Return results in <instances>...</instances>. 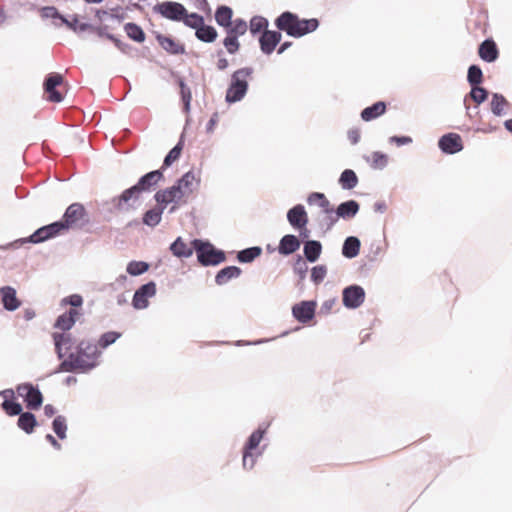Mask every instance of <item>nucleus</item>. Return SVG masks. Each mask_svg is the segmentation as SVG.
<instances>
[{
  "label": "nucleus",
  "mask_w": 512,
  "mask_h": 512,
  "mask_svg": "<svg viewBox=\"0 0 512 512\" xmlns=\"http://www.w3.org/2000/svg\"><path fill=\"white\" fill-rule=\"evenodd\" d=\"M470 88V92L465 95L463 102L466 107L467 115L472 117L471 113L469 112L470 107L467 105L468 100L475 102L476 106L474 108L477 109L480 104L484 103L488 99L489 91L481 85L472 86Z\"/></svg>",
  "instance_id": "a878e982"
},
{
  "label": "nucleus",
  "mask_w": 512,
  "mask_h": 512,
  "mask_svg": "<svg viewBox=\"0 0 512 512\" xmlns=\"http://www.w3.org/2000/svg\"><path fill=\"white\" fill-rule=\"evenodd\" d=\"M63 232L61 230L60 222L54 221L50 224L44 225L36 229L31 235L28 237H23L16 239L12 242L0 245V250L8 251V250H16L21 248L24 244H40L45 241L56 238L61 235Z\"/></svg>",
  "instance_id": "7ed1b4c3"
},
{
  "label": "nucleus",
  "mask_w": 512,
  "mask_h": 512,
  "mask_svg": "<svg viewBox=\"0 0 512 512\" xmlns=\"http://www.w3.org/2000/svg\"><path fill=\"white\" fill-rule=\"evenodd\" d=\"M64 81L60 73L51 72L46 75L43 82L44 92L47 94V99L53 103H60L63 101V94L57 90V87Z\"/></svg>",
  "instance_id": "f8f14e48"
},
{
  "label": "nucleus",
  "mask_w": 512,
  "mask_h": 512,
  "mask_svg": "<svg viewBox=\"0 0 512 512\" xmlns=\"http://www.w3.org/2000/svg\"><path fill=\"white\" fill-rule=\"evenodd\" d=\"M242 273L238 266L230 265L220 269L215 275V283L219 286L227 284L230 280L238 278Z\"/></svg>",
  "instance_id": "7c9ffc66"
},
{
  "label": "nucleus",
  "mask_w": 512,
  "mask_h": 512,
  "mask_svg": "<svg viewBox=\"0 0 512 512\" xmlns=\"http://www.w3.org/2000/svg\"><path fill=\"white\" fill-rule=\"evenodd\" d=\"M322 212L325 216L320 219L319 227L323 232H328L332 230L335 224L339 221V217H337L336 209L330 204L327 207L322 208Z\"/></svg>",
  "instance_id": "72a5a7b5"
},
{
  "label": "nucleus",
  "mask_w": 512,
  "mask_h": 512,
  "mask_svg": "<svg viewBox=\"0 0 512 512\" xmlns=\"http://www.w3.org/2000/svg\"><path fill=\"white\" fill-rule=\"evenodd\" d=\"M388 165V156L380 151H375L372 153V162L370 166L373 169L382 170Z\"/></svg>",
  "instance_id": "69168bd1"
},
{
  "label": "nucleus",
  "mask_w": 512,
  "mask_h": 512,
  "mask_svg": "<svg viewBox=\"0 0 512 512\" xmlns=\"http://www.w3.org/2000/svg\"><path fill=\"white\" fill-rule=\"evenodd\" d=\"M253 72L252 67H243L231 74L225 94L226 103L234 104L244 99L249 89L248 78L252 76Z\"/></svg>",
  "instance_id": "20e7f679"
},
{
  "label": "nucleus",
  "mask_w": 512,
  "mask_h": 512,
  "mask_svg": "<svg viewBox=\"0 0 512 512\" xmlns=\"http://www.w3.org/2000/svg\"><path fill=\"white\" fill-rule=\"evenodd\" d=\"M67 420L63 415H57L52 421V430L61 440L67 437Z\"/></svg>",
  "instance_id": "864d4df0"
},
{
  "label": "nucleus",
  "mask_w": 512,
  "mask_h": 512,
  "mask_svg": "<svg viewBox=\"0 0 512 512\" xmlns=\"http://www.w3.org/2000/svg\"><path fill=\"white\" fill-rule=\"evenodd\" d=\"M361 248V241L356 236H348L345 238L341 253L347 259H353L359 255Z\"/></svg>",
  "instance_id": "2f4dec72"
},
{
  "label": "nucleus",
  "mask_w": 512,
  "mask_h": 512,
  "mask_svg": "<svg viewBox=\"0 0 512 512\" xmlns=\"http://www.w3.org/2000/svg\"><path fill=\"white\" fill-rule=\"evenodd\" d=\"M269 424L261 423L246 439L242 447V466L244 470H252L257 460L262 457L267 444L260 445L267 433Z\"/></svg>",
  "instance_id": "f03ea898"
},
{
  "label": "nucleus",
  "mask_w": 512,
  "mask_h": 512,
  "mask_svg": "<svg viewBox=\"0 0 512 512\" xmlns=\"http://www.w3.org/2000/svg\"><path fill=\"white\" fill-rule=\"evenodd\" d=\"M320 21L317 18L301 19L297 18V29L295 38H301L307 34H310L318 29Z\"/></svg>",
  "instance_id": "c9c22d12"
},
{
  "label": "nucleus",
  "mask_w": 512,
  "mask_h": 512,
  "mask_svg": "<svg viewBox=\"0 0 512 512\" xmlns=\"http://www.w3.org/2000/svg\"><path fill=\"white\" fill-rule=\"evenodd\" d=\"M214 17L216 23L226 29L229 24H232L233 10L227 5H220L216 8Z\"/></svg>",
  "instance_id": "a19ab883"
},
{
  "label": "nucleus",
  "mask_w": 512,
  "mask_h": 512,
  "mask_svg": "<svg viewBox=\"0 0 512 512\" xmlns=\"http://www.w3.org/2000/svg\"><path fill=\"white\" fill-rule=\"evenodd\" d=\"M388 142L397 146L408 145L413 142L412 137L406 135H393L389 137Z\"/></svg>",
  "instance_id": "774afa93"
},
{
  "label": "nucleus",
  "mask_w": 512,
  "mask_h": 512,
  "mask_svg": "<svg viewBox=\"0 0 512 512\" xmlns=\"http://www.w3.org/2000/svg\"><path fill=\"white\" fill-rule=\"evenodd\" d=\"M153 12L165 19L174 22H181L187 16L186 7L176 1H163L153 7Z\"/></svg>",
  "instance_id": "0eeeda50"
},
{
  "label": "nucleus",
  "mask_w": 512,
  "mask_h": 512,
  "mask_svg": "<svg viewBox=\"0 0 512 512\" xmlns=\"http://www.w3.org/2000/svg\"><path fill=\"white\" fill-rule=\"evenodd\" d=\"M322 243L319 240L305 241L303 245V259L309 263H315L321 256Z\"/></svg>",
  "instance_id": "c85d7f7f"
},
{
  "label": "nucleus",
  "mask_w": 512,
  "mask_h": 512,
  "mask_svg": "<svg viewBox=\"0 0 512 512\" xmlns=\"http://www.w3.org/2000/svg\"><path fill=\"white\" fill-rule=\"evenodd\" d=\"M359 182L358 176L352 169H345L339 176L338 184L343 190L354 189Z\"/></svg>",
  "instance_id": "79ce46f5"
},
{
  "label": "nucleus",
  "mask_w": 512,
  "mask_h": 512,
  "mask_svg": "<svg viewBox=\"0 0 512 512\" xmlns=\"http://www.w3.org/2000/svg\"><path fill=\"white\" fill-rule=\"evenodd\" d=\"M248 29L247 23L242 18H236L232 19V24H229V26L226 27L225 32L226 34H231L235 36H242L246 33Z\"/></svg>",
  "instance_id": "5fc2aeb1"
},
{
  "label": "nucleus",
  "mask_w": 512,
  "mask_h": 512,
  "mask_svg": "<svg viewBox=\"0 0 512 512\" xmlns=\"http://www.w3.org/2000/svg\"><path fill=\"white\" fill-rule=\"evenodd\" d=\"M479 57L487 62L493 63L499 57V49L495 41L491 38L485 39L478 47Z\"/></svg>",
  "instance_id": "bb28decb"
},
{
  "label": "nucleus",
  "mask_w": 512,
  "mask_h": 512,
  "mask_svg": "<svg viewBox=\"0 0 512 512\" xmlns=\"http://www.w3.org/2000/svg\"><path fill=\"white\" fill-rule=\"evenodd\" d=\"M366 292L364 288L358 284H351L342 290V303L347 309H357L365 301Z\"/></svg>",
  "instance_id": "9d476101"
},
{
  "label": "nucleus",
  "mask_w": 512,
  "mask_h": 512,
  "mask_svg": "<svg viewBox=\"0 0 512 512\" xmlns=\"http://www.w3.org/2000/svg\"><path fill=\"white\" fill-rule=\"evenodd\" d=\"M301 247V240L294 234H286L279 241L277 251L282 256L294 254Z\"/></svg>",
  "instance_id": "393cba45"
},
{
  "label": "nucleus",
  "mask_w": 512,
  "mask_h": 512,
  "mask_svg": "<svg viewBox=\"0 0 512 512\" xmlns=\"http://www.w3.org/2000/svg\"><path fill=\"white\" fill-rule=\"evenodd\" d=\"M40 15L43 19H52L54 22H62L64 15L59 12L55 6H44L40 9Z\"/></svg>",
  "instance_id": "4d7b16f0"
},
{
  "label": "nucleus",
  "mask_w": 512,
  "mask_h": 512,
  "mask_svg": "<svg viewBox=\"0 0 512 512\" xmlns=\"http://www.w3.org/2000/svg\"><path fill=\"white\" fill-rule=\"evenodd\" d=\"M239 36L226 34V37L223 39V45L229 54H236L240 49V42L238 40Z\"/></svg>",
  "instance_id": "680f3d73"
},
{
  "label": "nucleus",
  "mask_w": 512,
  "mask_h": 512,
  "mask_svg": "<svg viewBox=\"0 0 512 512\" xmlns=\"http://www.w3.org/2000/svg\"><path fill=\"white\" fill-rule=\"evenodd\" d=\"M387 110V104L384 101H377L373 103L372 105L364 108L361 113L360 117L365 122H370L372 120L377 119L378 117L385 114Z\"/></svg>",
  "instance_id": "c756f323"
},
{
  "label": "nucleus",
  "mask_w": 512,
  "mask_h": 512,
  "mask_svg": "<svg viewBox=\"0 0 512 512\" xmlns=\"http://www.w3.org/2000/svg\"><path fill=\"white\" fill-rule=\"evenodd\" d=\"M17 426L19 429L24 431L26 434H31L34 432L35 428L38 426V421L36 416L31 411H23L17 420Z\"/></svg>",
  "instance_id": "f704fd0d"
},
{
  "label": "nucleus",
  "mask_w": 512,
  "mask_h": 512,
  "mask_svg": "<svg viewBox=\"0 0 512 512\" xmlns=\"http://www.w3.org/2000/svg\"><path fill=\"white\" fill-rule=\"evenodd\" d=\"M261 254L262 248L260 246H252L238 251L236 259L240 263L248 264L252 263Z\"/></svg>",
  "instance_id": "37998d69"
},
{
  "label": "nucleus",
  "mask_w": 512,
  "mask_h": 512,
  "mask_svg": "<svg viewBox=\"0 0 512 512\" xmlns=\"http://www.w3.org/2000/svg\"><path fill=\"white\" fill-rule=\"evenodd\" d=\"M327 275L326 265H316L311 269L310 279L315 285L322 283Z\"/></svg>",
  "instance_id": "e2e57ef3"
},
{
  "label": "nucleus",
  "mask_w": 512,
  "mask_h": 512,
  "mask_svg": "<svg viewBox=\"0 0 512 512\" xmlns=\"http://www.w3.org/2000/svg\"><path fill=\"white\" fill-rule=\"evenodd\" d=\"M196 180L193 170H189L188 172L184 173L179 179L176 180V182L172 185L176 190L179 192L180 195L184 196L185 191L189 190L192 191V185L193 182Z\"/></svg>",
  "instance_id": "c03bdc74"
},
{
  "label": "nucleus",
  "mask_w": 512,
  "mask_h": 512,
  "mask_svg": "<svg viewBox=\"0 0 512 512\" xmlns=\"http://www.w3.org/2000/svg\"><path fill=\"white\" fill-rule=\"evenodd\" d=\"M191 245L194 246L197 261L203 267L217 266L226 261V253L209 240L193 239Z\"/></svg>",
  "instance_id": "39448f33"
},
{
  "label": "nucleus",
  "mask_w": 512,
  "mask_h": 512,
  "mask_svg": "<svg viewBox=\"0 0 512 512\" xmlns=\"http://www.w3.org/2000/svg\"><path fill=\"white\" fill-rule=\"evenodd\" d=\"M60 305L63 306H71L70 309L80 310L82 312L83 305V297L80 294H71L69 296L64 297Z\"/></svg>",
  "instance_id": "052dcab7"
},
{
  "label": "nucleus",
  "mask_w": 512,
  "mask_h": 512,
  "mask_svg": "<svg viewBox=\"0 0 512 512\" xmlns=\"http://www.w3.org/2000/svg\"><path fill=\"white\" fill-rule=\"evenodd\" d=\"M155 38L158 44L164 49L167 53L171 55H180L185 54V46L179 42H177L170 35H163L161 33H156Z\"/></svg>",
  "instance_id": "b1692460"
},
{
  "label": "nucleus",
  "mask_w": 512,
  "mask_h": 512,
  "mask_svg": "<svg viewBox=\"0 0 512 512\" xmlns=\"http://www.w3.org/2000/svg\"><path fill=\"white\" fill-rule=\"evenodd\" d=\"M157 292L156 283L148 281L136 289L132 298V306L135 309H146L149 306V298L155 296Z\"/></svg>",
  "instance_id": "ddd939ff"
},
{
  "label": "nucleus",
  "mask_w": 512,
  "mask_h": 512,
  "mask_svg": "<svg viewBox=\"0 0 512 512\" xmlns=\"http://www.w3.org/2000/svg\"><path fill=\"white\" fill-rule=\"evenodd\" d=\"M509 102L507 99L500 93H492V98L490 102L491 112L497 116H503L506 114L504 111V107L509 106Z\"/></svg>",
  "instance_id": "49530a36"
},
{
  "label": "nucleus",
  "mask_w": 512,
  "mask_h": 512,
  "mask_svg": "<svg viewBox=\"0 0 512 512\" xmlns=\"http://www.w3.org/2000/svg\"><path fill=\"white\" fill-rule=\"evenodd\" d=\"M52 340L57 358L61 361L67 357L78 342L71 332H53Z\"/></svg>",
  "instance_id": "1a4fd4ad"
},
{
  "label": "nucleus",
  "mask_w": 512,
  "mask_h": 512,
  "mask_svg": "<svg viewBox=\"0 0 512 512\" xmlns=\"http://www.w3.org/2000/svg\"><path fill=\"white\" fill-rule=\"evenodd\" d=\"M82 315L83 312L80 310L69 309L56 318L53 328L60 330V332H70L79 317Z\"/></svg>",
  "instance_id": "a211bd4d"
},
{
  "label": "nucleus",
  "mask_w": 512,
  "mask_h": 512,
  "mask_svg": "<svg viewBox=\"0 0 512 512\" xmlns=\"http://www.w3.org/2000/svg\"><path fill=\"white\" fill-rule=\"evenodd\" d=\"M164 210L157 203L143 213L142 223L150 228L156 227L162 220Z\"/></svg>",
  "instance_id": "4c0bfd02"
},
{
  "label": "nucleus",
  "mask_w": 512,
  "mask_h": 512,
  "mask_svg": "<svg viewBox=\"0 0 512 512\" xmlns=\"http://www.w3.org/2000/svg\"><path fill=\"white\" fill-rule=\"evenodd\" d=\"M66 26L68 29L72 30L76 34H80L82 32H86L87 29H83V26L89 25L87 22L79 23V16L77 14H73L71 19H68L64 16L62 22H54L55 27Z\"/></svg>",
  "instance_id": "a18cd8bd"
},
{
  "label": "nucleus",
  "mask_w": 512,
  "mask_h": 512,
  "mask_svg": "<svg viewBox=\"0 0 512 512\" xmlns=\"http://www.w3.org/2000/svg\"><path fill=\"white\" fill-rule=\"evenodd\" d=\"M123 28L125 33L131 40L137 43H142L145 41L146 34L140 25L134 22H128L124 24Z\"/></svg>",
  "instance_id": "de8ad7c7"
},
{
  "label": "nucleus",
  "mask_w": 512,
  "mask_h": 512,
  "mask_svg": "<svg viewBox=\"0 0 512 512\" xmlns=\"http://www.w3.org/2000/svg\"><path fill=\"white\" fill-rule=\"evenodd\" d=\"M102 351L98 349L94 339L78 340L75 351L70 352L59 363L54 373L88 374L100 365Z\"/></svg>",
  "instance_id": "f257e3e1"
},
{
  "label": "nucleus",
  "mask_w": 512,
  "mask_h": 512,
  "mask_svg": "<svg viewBox=\"0 0 512 512\" xmlns=\"http://www.w3.org/2000/svg\"><path fill=\"white\" fill-rule=\"evenodd\" d=\"M298 14L291 11L282 12L275 20L276 31L284 32L287 36L295 38Z\"/></svg>",
  "instance_id": "2eb2a0df"
},
{
  "label": "nucleus",
  "mask_w": 512,
  "mask_h": 512,
  "mask_svg": "<svg viewBox=\"0 0 512 512\" xmlns=\"http://www.w3.org/2000/svg\"><path fill=\"white\" fill-rule=\"evenodd\" d=\"M484 76L481 67L477 64H472L467 70V82L472 86H478L483 83Z\"/></svg>",
  "instance_id": "8fccbe9b"
},
{
  "label": "nucleus",
  "mask_w": 512,
  "mask_h": 512,
  "mask_svg": "<svg viewBox=\"0 0 512 512\" xmlns=\"http://www.w3.org/2000/svg\"><path fill=\"white\" fill-rule=\"evenodd\" d=\"M155 202L162 207L163 210L167 208V206L171 203L178 204L179 201L183 198L182 195L174 188L173 186L167 187L165 189H160L154 194Z\"/></svg>",
  "instance_id": "4be33fe9"
},
{
  "label": "nucleus",
  "mask_w": 512,
  "mask_h": 512,
  "mask_svg": "<svg viewBox=\"0 0 512 512\" xmlns=\"http://www.w3.org/2000/svg\"><path fill=\"white\" fill-rule=\"evenodd\" d=\"M139 196L140 192L134 184L125 189L120 195L115 196L110 201L106 202V205L108 206L107 210L111 213L114 211H128L133 207L130 202L137 201Z\"/></svg>",
  "instance_id": "6e6552de"
},
{
  "label": "nucleus",
  "mask_w": 512,
  "mask_h": 512,
  "mask_svg": "<svg viewBox=\"0 0 512 512\" xmlns=\"http://www.w3.org/2000/svg\"><path fill=\"white\" fill-rule=\"evenodd\" d=\"M438 147L447 155L461 152L464 148L461 136L453 132L442 135L438 140Z\"/></svg>",
  "instance_id": "dca6fc26"
},
{
  "label": "nucleus",
  "mask_w": 512,
  "mask_h": 512,
  "mask_svg": "<svg viewBox=\"0 0 512 512\" xmlns=\"http://www.w3.org/2000/svg\"><path fill=\"white\" fill-rule=\"evenodd\" d=\"M183 137L184 135L182 134L177 144L164 157L163 164L159 168V170H162L163 174L168 167L180 158L184 146Z\"/></svg>",
  "instance_id": "58836bf2"
},
{
  "label": "nucleus",
  "mask_w": 512,
  "mask_h": 512,
  "mask_svg": "<svg viewBox=\"0 0 512 512\" xmlns=\"http://www.w3.org/2000/svg\"><path fill=\"white\" fill-rule=\"evenodd\" d=\"M86 217L87 211L85 207L81 203L75 202L66 208L62 218L57 222H60L61 230L64 233Z\"/></svg>",
  "instance_id": "9b49d317"
},
{
  "label": "nucleus",
  "mask_w": 512,
  "mask_h": 512,
  "mask_svg": "<svg viewBox=\"0 0 512 512\" xmlns=\"http://www.w3.org/2000/svg\"><path fill=\"white\" fill-rule=\"evenodd\" d=\"M181 22H183L185 26L195 30L201 25H203L205 19L202 15L196 12L189 13L187 11V16H185V18Z\"/></svg>",
  "instance_id": "13d9d810"
},
{
  "label": "nucleus",
  "mask_w": 512,
  "mask_h": 512,
  "mask_svg": "<svg viewBox=\"0 0 512 512\" xmlns=\"http://www.w3.org/2000/svg\"><path fill=\"white\" fill-rule=\"evenodd\" d=\"M150 268V264L146 261H130L126 266V272L133 277L146 273Z\"/></svg>",
  "instance_id": "3c124183"
},
{
  "label": "nucleus",
  "mask_w": 512,
  "mask_h": 512,
  "mask_svg": "<svg viewBox=\"0 0 512 512\" xmlns=\"http://www.w3.org/2000/svg\"><path fill=\"white\" fill-rule=\"evenodd\" d=\"M16 392L23 399L26 408L33 411L38 410L43 404V395L37 385L31 382H24L16 387Z\"/></svg>",
  "instance_id": "423d86ee"
},
{
  "label": "nucleus",
  "mask_w": 512,
  "mask_h": 512,
  "mask_svg": "<svg viewBox=\"0 0 512 512\" xmlns=\"http://www.w3.org/2000/svg\"><path fill=\"white\" fill-rule=\"evenodd\" d=\"M293 272L298 276L300 281L305 280L308 272L307 262L300 254H297L293 263Z\"/></svg>",
  "instance_id": "6e6d98bb"
},
{
  "label": "nucleus",
  "mask_w": 512,
  "mask_h": 512,
  "mask_svg": "<svg viewBox=\"0 0 512 512\" xmlns=\"http://www.w3.org/2000/svg\"><path fill=\"white\" fill-rule=\"evenodd\" d=\"M317 302L315 300H303L292 306V316L301 324H307L314 319Z\"/></svg>",
  "instance_id": "4468645a"
},
{
  "label": "nucleus",
  "mask_w": 512,
  "mask_h": 512,
  "mask_svg": "<svg viewBox=\"0 0 512 512\" xmlns=\"http://www.w3.org/2000/svg\"><path fill=\"white\" fill-rule=\"evenodd\" d=\"M172 76H176V83L180 88V97L183 103V111L189 113L191 109L192 92L191 89L186 85L183 77L178 76L175 72H171Z\"/></svg>",
  "instance_id": "e433bc0d"
},
{
  "label": "nucleus",
  "mask_w": 512,
  "mask_h": 512,
  "mask_svg": "<svg viewBox=\"0 0 512 512\" xmlns=\"http://www.w3.org/2000/svg\"><path fill=\"white\" fill-rule=\"evenodd\" d=\"M82 28L87 29L89 33L96 35L99 39H107L112 43L116 40V35L112 33H104L99 24L96 25L89 23V25L83 26Z\"/></svg>",
  "instance_id": "bf43d9fd"
},
{
  "label": "nucleus",
  "mask_w": 512,
  "mask_h": 512,
  "mask_svg": "<svg viewBox=\"0 0 512 512\" xmlns=\"http://www.w3.org/2000/svg\"><path fill=\"white\" fill-rule=\"evenodd\" d=\"M0 396L4 397L1 408L8 416H19L23 412L21 403L15 399V392L13 389L0 391Z\"/></svg>",
  "instance_id": "aec40b11"
},
{
  "label": "nucleus",
  "mask_w": 512,
  "mask_h": 512,
  "mask_svg": "<svg viewBox=\"0 0 512 512\" xmlns=\"http://www.w3.org/2000/svg\"><path fill=\"white\" fill-rule=\"evenodd\" d=\"M282 34L276 30H266L259 36V44L261 51L270 55L273 53L277 45L281 42Z\"/></svg>",
  "instance_id": "412c9836"
},
{
  "label": "nucleus",
  "mask_w": 512,
  "mask_h": 512,
  "mask_svg": "<svg viewBox=\"0 0 512 512\" xmlns=\"http://www.w3.org/2000/svg\"><path fill=\"white\" fill-rule=\"evenodd\" d=\"M195 37L201 42L213 43L218 37V32L215 27L204 22L203 25L195 29Z\"/></svg>",
  "instance_id": "ea45409f"
},
{
  "label": "nucleus",
  "mask_w": 512,
  "mask_h": 512,
  "mask_svg": "<svg viewBox=\"0 0 512 512\" xmlns=\"http://www.w3.org/2000/svg\"><path fill=\"white\" fill-rule=\"evenodd\" d=\"M287 221L290 226L295 229L302 225H307L309 222L307 211L302 204H296L291 207L286 214Z\"/></svg>",
  "instance_id": "5701e85b"
},
{
  "label": "nucleus",
  "mask_w": 512,
  "mask_h": 512,
  "mask_svg": "<svg viewBox=\"0 0 512 512\" xmlns=\"http://www.w3.org/2000/svg\"><path fill=\"white\" fill-rule=\"evenodd\" d=\"M122 333L117 331H107L100 335L99 339L96 343L98 349H106L110 345L114 344L120 337Z\"/></svg>",
  "instance_id": "603ef678"
},
{
  "label": "nucleus",
  "mask_w": 512,
  "mask_h": 512,
  "mask_svg": "<svg viewBox=\"0 0 512 512\" xmlns=\"http://www.w3.org/2000/svg\"><path fill=\"white\" fill-rule=\"evenodd\" d=\"M269 21L263 16H253L249 22V30L251 35L262 34L264 31L269 30Z\"/></svg>",
  "instance_id": "09e8293b"
},
{
  "label": "nucleus",
  "mask_w": 512,
  "mask_h": 512,
  "mask_svg": "<svg viewBox=\"0 0 512 512\" xmlns=\"http://www.w3.org/2000/svg\"><path fill=\"white\" fill-rule=\"evenodd\" d=\"M337 217L343 220L353 219L360 210V204L354 199L341 202L336 208Z\"/></svg>",
  "instance_id": "cd10ccee"
},
{
  "label": "nucleus",
  "mask_w": 512,
  "mask_h": 512,
  "mask_svg": "<svg viewBox=\"0 0 512 512\" xmlns=\"http://www.w3.org/2000/svg\"><path fill=\"white\" fill-rule=\"evenodd\" d=\"M0 301L3 309L7 312H14L22 305V301L17 297L16 289L10 285L0 287Z\"/></svg>",
  "instance_id": "f3484780"
},
{
  "label": "nucleus",
  "mask_w": 512,
  "mask_h": 512,
  "mask_svg": "<svg viewBox=\"0 0 512 512\" xmlns=\"http://www.w3.org/2000/svg\"><path fill=\"white\" fill-rule=\"evenodd\" d=\"M164 179L162 170L156 169L142 175L135 183L140 194L149 192L157 186V184Z\"/></svg>",
  "instance_id": "6ab92c4d"
},
{
  "label": "nucleus",
  "mask_w": 512,
  "mask_h": 512,
  "mask_svg": "<svg viewBox=\"0 0 512 512\" xmlns=\"http://www.w3.org/2000/svg\"><path fill=\"white\" fill-rule=\"evenodd\" d=\"M169 250L173 256L180 259L189 258L195 252L194 246L189 247L180 236L170 244Z\"/></svg>",
  "instance_id": "473e14b6"
},
{
  "label": "nucleus",
  "mask_w": 512,
  "mask_h": 512,
  "mask_svg": "<svg viewBox=\"0 0 512 512\" xmlns=\"http://www.w3.org/2000/svg\"><path fill=\"white\" fill-rule=\"evenodd\" d=\"M113 44L120 52L130 57H134V54L138 51L137 48L127 42H123L118 36H116V40L113 41Z\"/></svg>",
  "instance_id": "338daca9"
},
{
  "label": "nucleus",
  "mask_w": 512,
  "mask_h": 512,
  "mask_svg": "<svg viewBox=\"0 0 512 512\" xmlns=\"http://www.w3.org/2000/svg\"><path fill=\"white\" fill-rule=\"evenodd\" d=\"M307 203L309 205L317 204L322 209L327 207L330 201L322 192H311L307 197Z\"/></svg>",
  "instance_id": "0e129e2a"
}]
</instances>
